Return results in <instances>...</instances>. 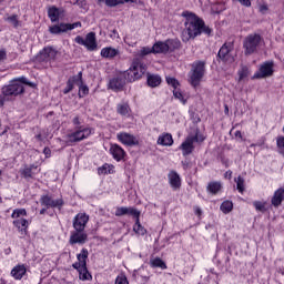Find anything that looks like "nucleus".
Instances as JSON below:
<instances>
[{
  "mask_svg": "<svg viewBox=\"0 0 284 284\" xmlns=\"http://www.w3.org/2000/svg\"><path fill=\"white\" fill-rule=\"evenodd\" d=\"M23 216H27L26 209H16L12 212V219L14 220L13 225L22 234L26 233L27 229L30 226V222Z\"/></svg>",
  "mask_w": 284,
  "mask_h": 284,
  "instance_id": "423d86ee",
  "label": "nucleus"
},
{
  "mask_svg": "<svg viewBox=\"0 0 284 284\" xmlns=\"http://www.w3.org/2000/svg\"><path fill=\"white\" fill-rule=\"evenodd\" d=\"M10 275L14 278V281H21L23 276L27 275V266L26 264L16 265L12 271H10Z\"/></svg>",
  "mask_w": 284,
  "mask_h": 284,
  "instance_id": "a211bd4d",
  "label": "nucleus"
},
{
  "mask_svg": "<svg viewBox=\"0 0 284 284\" xmlns=\"http://www.w3.org/2000/svg\"><path fill=\"white\" fill-rule=\"evenodd\" d=\"M163 43L168 45V51L170 52H173L174 50L181 48V42L179 40H168Z\"/></svg>",
  "mask_w": 284,
  "mask_h": 284,
  "instance_id": "f704fd0d",
  "label": "nucleus"
},
{
  "mask_svg": "<svg viewBox=\"0 0 284 284\" xmlns=\"http://www.w3.org/2000/svg\"><path fill=\"white\" fill-rule=\"evenodd\" d=\"M124 215H130V216H134L135 219H139L140 212L132 206H130V207L118 206L115 210V216H124Z\"/></svg>",
  "mask_w": 284,
  "mask_h": 284,
  "instance_id": "dca6fc26",
  "label": "nucleus"
},
{
  "mask_svg": "<svg viewBox=\"0 0 284 284\" xmlns=\"http://www.w3.org/2000/svg\"><path fill=\"white\" fill-rule=\"evenodd\" d=\"M267 11H268V4L267 3L260 4V12L262 14H265Z\"/></svg>",
  "mask_w": 284,
  "mask_h": 284,
  "instance_id": "864d4df0",
  "label": "nucleus"
},
{
  "mask_svg": "<svg viewBox=\"0 0 284 284\" xmlns=\"http://www.w3.org/2000/svg\"><path fill=\"white\" fill-rule=\"evenodd\" d=\"M139 0H120V4L124 3H138Z\"/></svg>",
  "mask_w": 284,
  "mask_h": 284,
  "instance_id": "13d9d810",
  "label": "nucleus"
},
{
  "mask_svg": "<svg viewBox=\"0 0 284 284\" xmlns=\"http://www.w3.org/2000/svg\"><path fill=\"white\" fill-rule=\"evenodd\" d=\"M282 131H284V128L282 129Z\"/></svg>",
  "mask_w": 284,
  "mask_h": 284,
  "instance_id": "774afa93",
  "label": "nucleus"
},
{
  "mask_svg": "<svg viewBox=\"0 0 284 284\" xmlns=\"http://www.w3.org/2000/svg\"><path fill=\"white\" fill-rule=\"evenodd\" d=\"M148 71V67L139 59L133 60L129 70L122 72L121 74L126 77L128 82H135L141 80L142 77Z\"/></svg>",
  "mask_w": 284,
  "mask_h": 284,
  "instance_id": "20e7f679",
  "label": "nucleus"
},
{
  "mask_svg": "<svg viewBox=\"0 0 284 284\" xmlns=\"http://www.w3.org/2000/svg\"><path fill=\"white\" fill-rule=\"evenodd\" d=\"M74 82L78 83L79 82V79H77V75L73 77V79H69L68 81V84H67V89L68 91H63V93H70L71 90L74 88Z\"/></svg>",
  "mask_w": 284,
  "mask_h": 284,
  "instance_id": "49530a36",
  "label": "nucleus"
},
{
  "mask_svg": "<svg viewBox=\"0 0 284 284\" xmlns=\"http://www.w3.org/2000/svg\"><path fill=\"white\" fill-rule=\"evenodd\" d=\"M150 265L153 268H158V267L161 268V270H166L168 268L166 263H164L163 260H161L159 257L150 260Z\"/></svg>",
  "mask_w": 284,
  "mask_h": 284,
  "instance_id": "72a5a7b5",
  "label": "nucleus"
},
{
  "mask_svg": "<svg viewBox=\"0 0 284 284\" xmlns=\"http://www.w3.org/2000/svg\"><path fill=\"white\" fill-rule=\"evenodd\" d=\"M90 221V216L85 213H78L75 217H73L72 226L75 231H84L87 224Z\"/></svg>",
  "mask_w": 284,
  "mask_h": 284,
  "instance_id": "9b49d317",
  "label": "nucleus"
},
{
  "mask_svg": "<svg viewBox=\"0 0 284 284\" xmlns=\"http://www.w3.org/2000/svg\"><path fill=\"white\" fill-rule=\"evenodd\" d=\"M276 145L278 149H284V136H278L276 139Z\"/></svg>",
  "mask_w": 284,
  "mask_h": 284,
  "instance_id": "603ef678",
  "label": "nucleus"
},
{
  "mask_svg": "<svg viewBox=\"0 0 284 284\" xmlns=\"http://www.w3.org/2000/svg\"><path fill=\"white\" fill-rule=\"evenodd\" d=\"M72 124L75 128L72 131H69L65 136H63L68 145L88 140L91 135L94 134V129L84 126L83 120H81L80 116L73 118Z\"/></svg>",
  "mask_w": 284,
  "mask_h": 284,
  "instance_id": "f03ea898",
  "label": "nucleus"
},
{
  "mask_svg": "<svg viewBox=\"0 0 284 284\" xmlns=\"http://www.w3.org/2000/svg\"><path fill=\"white\" fill-rule=\"evenodd\" d=\"M116 112L121 116L129 118L130 116V112H132V110L130 109L128 103H120V104L116 105Z\"/></svg>",
  "mask_w": 284,
  "mask_h": 284,
  "instance_id": "cd10ccee",
  "label": "nucleus"
},
{
  "mask_svg": "<svg viewBox=\"0 0 284 284\" xmlns=\"http://www.w3.org/2000/svg\"><path fill=\"white\" fill-rule=\"evenodd\" d=\"M82 77H83L82 72L78 73V75H77V79H78L77 85L80 87V97L81 98L89 94V87L83 84V81L81 80Z\"/></svg>",
  "mask_w": 284,
  "mask_h": 284,
  "instance_id": "c85d7f7f",
  "label": "nucleus"
},
{
  "mask_svg": "<svg viewBox=\"0 0 284 284\" xmlns=\"http://www.w3.org/2000/svg\"><path fill=\"white\" fill-rule=\"evenodd\" d=\"M253 206L257 212L265 213L266 212V202L265 201H255L253 202Z\"/></svg>",
  "mask_w": 284,
  "mask_h": 284,
  "instance_id": "a19ab883",
  "label": "nucleus"
},
{
  "mask_svg": "<svg viewBox=\"0 0 284 284\" xmlns=\"http://www.w3.org/2000/svg\"><path fill=\"white\" fill-rule=\"evenodd\" d=\"M158 145H161V146H172L173 145L172 134L163 133V134L159 135Z\"/></svg>",
  "mask_w": 284,
  "mask_h": 284,
  "instance_id": "393cba45",
  "label": "nucleus"
},
{
  "mask_svg": "<svg viewBox=\"0 0 284 284\" xmlns=\"http://www.w3.org/2000/svg\"><path fill=\"white\" fill-rule=\"evenodd\" d=\"M98 173L101 175H108L114 173V165L104 164L98 169Z\"/></svg>",
  "mask_w": 284,
  "mask_h": 284,
  "instance_id": "c9c22d12",
  "label": "nucleus"
},
{
  "mask_svg": "<svg viewBox=\"0 0 284 284\" xmlns=\"http://www.w3.org/2000/svg\"><path fill=\"white\" fill-rule=\"evenodd\" d=\"M115 284H129L128 277L124 274H120L115 278Z\"/></svg>",
  "mask_w": 284,
  "mask_h": 284,
  "instance_id": "de8ad7c7",
  "label": "nucleus"
},
{
  "mask_svg": "<svg viewBox=\"0 0 284 284\" xmlns=\"http://www.w3.org/2000/svg\"><path fill=\"white\" fill-rule=\"evenodd\" d=\"M110 38H111L112 40L118 39V38H119V32H118V30H112L111 33H110Z\"/></svg>",
  "mask_w": 284,
  "mask_h": 284,
  "instance_id": "5fc2aeb1",
  "label": "nucleus"
},
{
  "mask_svg": "<svg viewBox=\"0 0 284 284\" xmlns=\"http://www.w3.org/2000/svg\"><path fill=\"white\" fill-rule=\"evenodd\" d=\"M235 182H236V189L239 193L243 194L245 191V180L242 176H237L235 179Z\"/></svg>",
  "mask_w": 284,
  "mask_h": 284,
  "instance_id": "ea45409f",
  "label": "nucleus"
},
{
  "mask_svg": "<svg viewBox=\"0 0 284 284\" xmlns=\"http://www.w3.org/2000/svg\"><path fill=\"white\" fill-rule=\"evenodd\" d=\"M116 140L118 142H121L122 145H126V146L139 145V140L134 135L128 132L116 133Z\"/></svg>",
  "mask_w": 284,
  "mask_h": 284,
  "instance_id": "f8f14e48",
  "label": "nucleus"
},
{
  "mask_svg": "<svg viewBox=\"0 0 284 284\" xmlns=\"http://www.w3.org/2000/svg\"><path fill=\"white\" fill-rule=\"evenodd\" d=\"M231 176H232V172H231V171H227V172H226V178L231 179Z\"/></svg>",
  "mask_w": 284,
  "mask_h": 284,
  "instance_id": "e2e57ef3",
  "label": "nucleus"
},
{
  "mask_svg": "<svg viewBox=\"0 0 284 284\" xmlns=\"http://www.w3.org/2000/svg\"><path fill=\"white\" fill-rule=\"evenodd\" d=\"M182 18L184 19V30L182 33V40L184 42L191 41L202 34L211 36L212 29L192 11H183Z\"/></svg>",
  "mask_w": 284,
  "mask_h": 284,
  "instance_id": "f257e3e1",
  "label": "nucleus"
},
{
  "mask_svg": "<svg viewBox=\"0 0 284 284\" xmlns=\"http://www.w3.org/2000/svg\"><path fill=\"white\" fill-rule=\"evenodd\" d=\"M237 74H239V82H243L245 81V79H247V77H250V69L246 67H242L241 70H239Z\"/></svg>",
  "mask_w": 284,
  "mask_h": 284,
  "instance_id": "58836bf2",
  "label": "nucleus"
},
{
  "mask_svg": "<svg viewBox=\"0 0 284 284\" xmlns=\"http://www.w3.org/2000/svg\"><path fill=\"white\" fill-rule=\"evenodd\" d=\"M162 83V78L158 74H149L146 75V84L150 88H158Z\"/></svg>",
  "mask_w": 284,
  "mask_h": 284,
  "instance_id": "bb28decb",
  "label": "nucleus"
},
{
  "mask_svg": "<svg viewBox=\"0 0 284 284\" xmlns=\"http://www.w3.org/2000/svg\"><path fill=\"white\" fill-rule=\"evenodd\" d=\"M262 43V38L258 33H251L243 41L244 54L251 55L256 52L260 44Z\"/></svg>",
  "mask_w": 284,
  "mask_h": 284,
  "instance_id": "0eeeda50",
  "label": "nucleus"
},
{
  "mask_svg": "<svg viewBox=\"0 0 284 284\" xmlns=\"http://www.w3.org/2000/svg\"><path fill=\"white\" fill-rule=\"evenodd\" d=\"M7 59V52L6 50H0V62Z\"/></svg>",
  "mask_w": 284,
  "mask_h": 284,
  "instance_id": "6e6d98bb",
  "label": "nucleus"
},
{
  "mask_svg": "<svg viewBox=\"0 0 284 284\" xmlns=\"http://www.w3.org/2000/svg\"><path fill=\"white\" fill-rule=\"evenodd\" d=\"M40 205L47 209H61L64 205V201L62 199L54 200L50 195H42L40 197Z\"/></svg>",
  "mask_w": 284,
  "mask_h": 284,
  "instance_id": "9d476101",
  "label": "nucleus"
},
{
  "mask_svg": "<svg viewBox=\"0 0 284 284\" xmlns=\"http://www.w3.org/2000/svg\"><path fill=\"white\" fill-rule=\"evenodd\" d=\"M120 54L119 49H114L112 47H105L101 49L100 55L102 59H114Z\"/></svg>",
  "mask_w": 284,
  "mask_h": 284,
  "instance_id": "5701e85b",
  "label": "nucleus"
},
{
  "mask_svg": "<svg viewBox=\"0 0 284 284\" xmlns=\"http://www.w3.org/2000/svg\"><path fill=\"white\" fill-rule=\"evenodd\" d=\"M45 212H47V209H42V210H40V215H43V214H45Z\"/></svg>",
  "mask_w": 284,
  "mask_h": 284,
  "instance_id": "680f3d73",
  "label": "nucleus"
},
{
  "mask_svg": "<svg viewBox=\"0 0 284 284\" xmlns=\"http://www.w3.org/2000/svg\"><path fill=\"white\" fill-rule=\"evenodd\" d=\"M33 170H37L36 165L27 166V168L23 169L22 175L27 179L32 178L33 176Z\"/></svg>",
  "mask_w": 284,
  "mask_h": 284,
  "instance_id": "c03bdc74",
  "label": "nucleus"
},
{
  "mask_svg": "<svg viewBox=\"0 0 284 284\" xmlns=\"http://www.w3.org/2000/svg\"><path fill=\"white\" fill-rule=\"evenodd\" d=\"M173 97H174V99H176L180 102H182V104H186V99H185V97L183 95V93L179 89H174Z\"/></svg>",
  "mask_w": 284,
  "mask_h": 284,
  "instance_id": "a18cd8bd",
  "label": "nucleus"
},
{
  "mask_svg": "<svg viewBox=\"0 0 284 284\" xmlns=\"http://www.w3.org/2000/svg\"><path fill=\"white\" fill-rule=\"evenodd\" d=\"M57 54L58 52L55 49L48 47L40 51V59H42L44 62L52 61L57 58Z\"/></svg>",
  "mask_w": 284,
  "mask_h": 284,
  "instance_id": "4be33fe9",
  "label": "nucleus"
},
{
  "mask_svg": "<svg viewBox=\"0 0 284 284\" xmlns=\"http://www.w3.org/2000/svg\"><path fill=\"white\" fill-rule=\"evenodd\" d=\"M77 44H81L87 48L88 51L94 52L97 50V38L94 32L87 33L85 39L82 36H77L74 39Z\"/></svg>",
  "mask_w": 284,
  "mask_h": 284,
  "instance_id": "6e6552de",
  "label": "nucleus"
},
{
  "mask_svg": "<svg viewBox=\"0 0 284 284\" xmlns=\"http://www.w3.org/2000/svg\"><path fill=\"white\" fill-rule=\"evenodd\" d=\"M150 54H154L153 47H142L139 51L140 57H145Z\"/></svg>",
  "mask_w": 284,
  "mask_h": 284,
  "instance_id": "37998d69",
  "label": "nucleus"
},
{
  "mask_svg": "<svg viewBox=\"0 0 284 284\" xmlns=\"http://www.w3.org/2000/svg\"><path fill=\"white\" fill-rule=\"evenodd\" d=\"M81 27H82L81 22H73V23L62 22L49 28V32H51L52 34H61V33H67L68 31H71V30H75Z\"/></svg>",
  "mask_w": 284,
  "mask_h": 284,
  "instance_id": "1a4fd4ad",
  "label": "nucleus"
},
{
  "mask_svg": "<svg viewBox=\"0 0 284 284\" xmlns=\"http://www.w3.org/2000/svg\"><path fill=\"white\" fill-rule=\"evenodd\" d=\"M0 176H2V171L0 170Z\"/></svg>",
  "mask_w": 284,
  "mask_h": 284,
  "instance_id": "338daca9",
  "label": "nucleus"
},
{
  "mask_svg": "<svg viewBox=\"0 0 284 284\" xmlns=\"http://www.w3.org/2000/svg\"><path fill=\"white\" fill-rule=\"evenodd\" d=\"M274 73V63L265 62L261 65L260 71L253 75V79H265Z\"/></svg>",
  "mask_w": 284,
  "mask_h": 284,
  "instance_id": "ddd939ff",
  "label": "nucleus"
},
{
  "mask_svg": "<svg viewBox=\"0 0 284 284\" xmlns=\"http://www.w3.org/2000/svg\"><path fill=\"white\" fill-rule=\"evenodd\" d=\"M37 139H38L39 141H43V138H42L41 134L37 135Z\"/></svg>",
  "mask_w": 284,
  "mask_h": 284,
  "instance_id": "0e129e2a",
  "label": "nucleus"
},
{
  "mask_svg": "<svg viewBox=\"0 0 284 284\" xmlns=\"http://www.w3.org/2000/svg\"><path fill=\"white\" fill-rule=\"evenodd\" d=\"M6 21L12 24L14 28L18 27V16H10L6 18Z\"/></svg>",
  "mask_w": 284,
  "mask_h": 284,
  "instance_id": "09e8293b",
  "label": "nucleus"
},
{
  "mask_svg": "<svg viewBox=\"0 0 284 284\" xmlns=\"http://www.w3.org/2000/svg\"><path fill=\"white\" fill-rule=\"evenodd\" d=\"M168 178H169V184H170L171 189H173L174 191H178L179 189H181L182 179L176 172L171 171L169 173Z\"/></svg>",
  "mask_w": 284,
  "mask_h": 284,
  "instance_id": "aec40b11",
  "label": "nucleus"
},
{
  "mask_svg": "<svg viewBox=\"0 0 284 284\" xmlns=\"http://www.w3.org/2000/svg\"><path fill=\"white\" fill-rule=\"evenodd\" d=\"M194 213H195V215L201 216V215H202V210H201V207L194 206Z\"/></svg>",
  "mask_w": 284,
  "mask_h": 284,
  "instance_id": "bf43d9fd",
  "label": "nucleus"
},
{
  "mask_svg": "<svg viewBox=\"0 0 284 284\" xmlns=\"http://www.w3.org/2000/svg\"><path fill=\"white\" fill-rule=\"evenodd\" d=\"M110 154L116 162H120L123 161L125 151L119 144H111Z\"/></svg>",
  "mask_w": 284,
  "mask_h": 284,
  "instance_id": "412c9836",
  "label": "nucleus"
},
{
  "mask_svg": "<svg viewBox=\"0 0 284 284\" xmlns=\"http://www.w3.org/2000/svg\"><path fill=\"white\" fill-rule=\"evenodd\" d=\"M193 139H185V141L180 145V150L183 151V155L187 156L189 154L193 153L194 146Z\"/></svg>",
  "mask_w": 284,
  "mask_h": 284,
  "instance_id": "a878e982",
  "label": "nucleus"
},
{
  "mask_svg": "<svg viewBox=\"0 0 284 284\" xmlns=\"http://www.w3.org/2000/svg\"><path fill=\"white\" fill-rule=\"evenodd\" d=\"M284 202V189H277L272 196L271 204L275 207H278Z\"/></svg>",
  "mask_w": 284,
  "mask_h": 284,
  "instance_id": "b1692460",
  "label": "nucleus"
},
{
  "mask_svg": "<svg viewBox=\"0 0 284 284\" xmlns=\"http://www.w3.org/2000/svg\"><path fill=\"white\" fill-rule=\"evenodd\" d=\"M152 48H153L154 54H164L170 52L166 43L164 42H155Z\"/></svg>",
  "mask_w": 284,
  "mask_h": 284,
  "instance_id": "c756f323",
  "label": "nucleus"
},
{
  "mask_svg": "<svg viewBox=\"0 0 284 284\" xmlns=\"http://www.w3.org/2000/svg\"><path fill=\"white\" fill-rule=\"evenodd\" d=\"M166 81H168L169 85L173 87L174 90H178L179 82L175 78H166Z\"/></svg>",
  "mask_w": 284,
  "mask_h": 284,
  "instance_id": "8fccbe9b",
  "label": "nucleus"
},
{
  "mask_svg": "<svg viewBox=\"0 0 284 284\" xmlns=\"http://www.w3.org/2000/svg\"><path fill=\"white\" fill-rule=\"evenodd\" d=\"M221 189V182H210L207 185V191L210 192V194H217L220 193Z\"/></svg>",
  "mask_w": 284,
  "mask_h": 284,
  "instance_id": "473e14b6",
  "label": "nucleus"
},
{
  "mask_svg": "<svg viewBox=\"0 0 284 284\" xmlns=\"http://www.w3.org/2000/svg\"><path fill=\"white\" fill-rule=\"evenodd\" d=\"M106 7H118L121 4V0H105Z\"/></svg>",
  "mask_w": 284,
  "mask_h": 284,
  "instance_id": "3c124183",
  "label": "nucleus"
},
{
  "mask_svg": "<svg viewBox=\"0 0 284 284\" xmlns=\"http://www.w3.org/2000/svg\"><path fill=\"white\" fill-rule=\"evenodd\" d=\"M43 154H44V156L50 158V156H51V150H50V148H44V149H43Z\"/></svg>",
  "mask_w": 284,
  "mask_h": 284,
  "instance_id": "4d7b16f0",
  "label": "nucleus"
},
{
  "mask_svg": "<svg viewBox=\"0 0 284 284\" xmlns=\"http://www.w3.org/2000/svg\"><path fill=\"white\" fill-rule=\"evenodd\" d=\"M22 83L29 84V82H27V79L22 78L20 79V81L14 80L10 82L9 85L2 88V90L0 91V108H2L6 102L12 101L13 98L23 93L24 89Z\"/></svg>",
  "mask_w": 284,
  "mask_h": 284,
  "instance_id": "7ed1b4c3",
  "label": "nucleus"
},
{
  "mask_svg": "<svg viewBox=\"0 0 284 284\" xmlns=\"http://www.w3.org/2000/svg\"><path fill=\"white\" fill-rule=\"evenodd\" d=\"M234 209V203L231 201H224L222 205H220V211H222L224 214L231 213Z\"/></svg>",
  "mask_w": 284,
  "mask_h": 284,
  "instance_id": "4c0bfd02",
  "label": "nucleus"
},
{
  "mask_svg": "<svg viewBox=\"0 0 284 284\" xmlns=\"http://www.w3.org/2000/svg\"><path fill=\"white\" fill-rule=\"evenodd\" d=\"M203 77H205V62L197 61L192 64V71L189 73V82L194 88L201 84Z\"/></svg>",
  "mask_w": 284,
  "mask_h": 284,
  "instance_id": "39448f33",
  "label": "nucleus"
},
{
  "mask_svg": "<svg viewBox=\"0 0 284 284\" xmlns=\"http://www.w3.org/2000/svg\"><path fill=\"white\" fill-rule=\"evenodd\" d=\"M224 112H230V109L227 108V105H224Z\"/></svg>",
  "mask_w": 284,
  "mask_h": 284,
  "instance_id": "69168bd1",
  "label": "nucleus"
},
{
  "mask_svg": "<svg viewBox=\"0 0 284 284\" xmlns=\"http://www.w3.org/2000/svg\"><path fill=\"white\" fill-rule=\"evenodd\" d=\"M89 239V235L84 233V231H72L71 236H69V244L74 245V244H80L83 245L87 243Z\"/></svg>",
  "mask_w": 284,
  "mask_h": 284,
  "instance_id": "4468645a",
  "label": "nucleus"
},
{
  "mask_svg": "<svg viewBox=\"0 0 284 284\" xmlns=\"http://www.w3.org/2000/svg\"><path fill=\"white\" fill-rule=\"evenodd\" d=\"M133 231L135 232L136 235L144 236L145 235V229L140 224V219H135V224L133 226Z\"/></svg>",
  "mask_w": 284,
  "mask_h": 284,
  "instance_id": "e433bc0d",
  "label": "nucleus"
},
{
  "mask_svg": "<svg viewBox=\"0 0 284 284\" xmlns=\"http://www.w3.org/2000/svg\"><path fill=\"white\" fill-rule=\"evenodd\" d=\"M48 17L49 19H51V22H58V20L60 19V9L55 7L49 8Z\"/></svg>",
  "mask_w": 284,
  "mask_h": 284,
  "instance_id": "2f4dec72",
  "label": "nucleus"
},
{
  "mask_svg": "<svg viewBox=\"0 0 284 284\" xmlns=\"http://www.w3.org/2000/svg\"><path fill=\"white\" fill-rule=\"evenodd\" d=\"M235 138L242 140V132L241 131H236L235 132Z\"/></svg>",
  "mask_w": 284,
  "mask_h": 284,
  "instance_id": "052dcab7",
  "label": "nucleus"
},
{
  "mask_svg": "<svg viewBox=\"0 0 284 284\" xmlns=\"http://www.w3.org/2000/svg\"><path fill=\"white\" fill-rule=\"evenodd\" d=\"M125 81H128V78L120 73V75H116L114 79L110 80V89L116 91L122 90Z\"/></svg>",
  "mask_w": 284,
  "mask_h": 284,
  "instance_id": "f3484780",
  "label": "nucleus"
},
{
  "mask_svg": "<svg viewBox=\"0 0 284 284\" xmlns=\"http://www.w3.org/2000/svg\"><path fill=\"white\" fill-rule=\"evenodd\" d=\"M233 49L234 45L231 42L224 43L219 50V58L222 59L224 62H233L234 58L231 54Z\"/></svg>",
  "mask_w": 284,
  "mask_h": 284,
  "instance_id": "2eb2a0df",
  "label": "nucleus"
},
{
  "mask_svg": "<svg viewBox=\"0 0 284 284\" xmlns=\"http://www.w3.org/2000/svg\"><path fill=\"white\" fill-rule=\"evenodd\" d=\"M74 270L80 273V280L81 281H90L91 280V274L87 270V266H80V267H73Z\"/></svg>",
  "mask_w": 284,
  "mask_h": 284,
  "instance_id": "7c9ffc66",
  "label": "nucleus"
},
{
  "mask_svg": "<svg viewBox=\"0 0 284 284\" xmlns=\"http://www.w3.org/2000/svg\"><path fill=\"white\" fill-rule=\"evenodd\" d=\"M89 258V250L82 248L80 254L77 255L78 262L72 264L73 268L87 267V260Z\"/></svg>",
  "mask_w": 284,
  "mask_h": 284,
  "instance_id": "6ab92c4d",
  "label": "nucleus"
},
{
  "mask_svg": "<svg viewBox=\"0 0 284 284\" xmlns=\"http://www.w3.org/2000/svg\"><path fill=\"white\" fill-rule=\"evenodd\" d=\"M186 139H192L193 143H202L205 141V136H203L200 132H195L194 135H189Z\"/></svg>",
  "mask_w": 284,
  "mask_h": 284,
  "instance_id": "79ce46f5",
  "label": "nucleus"
}]
</instances>
